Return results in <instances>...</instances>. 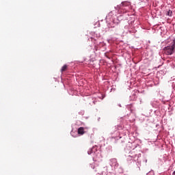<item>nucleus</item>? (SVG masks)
Returning <instances> with one entry per match:
<instances>
[{"instance_id": "1", "label": "nucleus", "mask_w": 175, "mask_h": 175, "mask_svg": "<svg viewBox=\"0 0 175 175\" xmlns=\"http://www.w3.org/2000/svg\"><path fill=\"white\" fill-rule=\"evenodd\" d=\"M165 53L167 55H172L175 51V38H174L170 46L164 48Z\"/></svg>"}, {"instance_id": "5", "label": "nucleus", "mask_w": 175, "mask_h": 175, "mask_svg": "<svg viewBox=\"0 0 175 175\" xmlns=\"http://www.w3.org/2000/svg\"><path fill=\"white\" fill-rule=\"evenodd\" d=\"M167 16H170V17H172V14H173V12L172 11L170 12V10H169V12H167Z\"/></svg>"}, {"instance_id": "2", "label": "nucleus", "mask_w": 175, "mask_h": 175, "mask_svg": "<svg viewBox=\"0 0 175 175\" xmlns=\"http://www.w3.org/2000/svg\"><path fill=\"white\" fill-rule=\"evenodd\" d=\"M84 127H79L78 129V135H84Z\"/></svg>"}, {"instance_id": "4", "label": "nucleus", "mask_w": 175, "mask_h": 175, "mask_svg": "<svg viewBox=\"0 0 175 175\" xmlns=\"http://www.w3.org/2000/svg\"><path fill=\"white\" fill-rule=\"evenodd\" d=\"M122 6L126 7V6H131V2L129 1H123L122 2Z\"/></svg>"}, {"instance_id": "3", "label": "nucleus", "mask_w": 175, "mask_h": 175, "mask_svg": "<svg viewBox=\"0 0 175 175\" xmlns=\"http://www.w3.org/2000/svg\"><path fill=\"white\" fill-rule=\"evenodd\" d=\"M66 70H68V66L65 64L62 67L61 72L63 73V72H66Z\"/></svg>"}]
</instances>
